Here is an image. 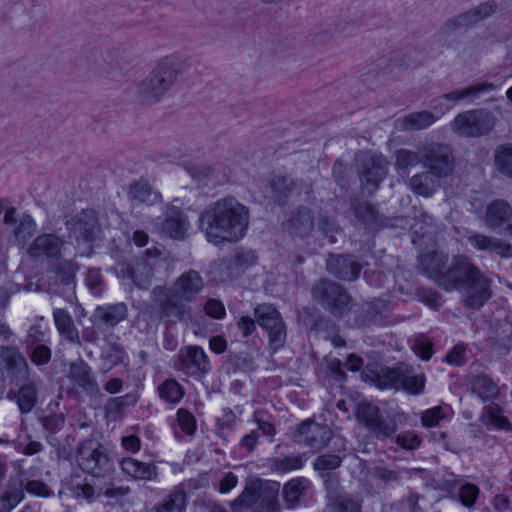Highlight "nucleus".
<instances>
[{
  "label": "nucleus",
  "instance_id": "nucleus-12",
  "mask_svg": "<svg viewBox=\"0 0 512 512\" xmlns=\"http://www.w3.org/2000/svg\"><path fill=\"white\" fill-rule=\"evenodd\" d=\"M0 364L6 371L10 384L19 385L29 380L31 369L19 348L15 346H0Z\"/></svg>",
  "mask_w": 512,
  "mask_h": 512
},
{
  "label": "nucleus",
  "instance_id": "nucleus-28",
  "mask_svg": "<svg viewBox=\"0 0 512 512\" xmlns=\"http://www.w3.org/2000/svg\"><path fill=\"white\" fill-rule=\"evenodd\" d=\"M95 321L108 326H116L127 317V306L124 303H116L108 306H98L93 314Z\"/></svg>",
  "mask_w": 512,
  "mask_h": 512
},
{
  "label": "nucleus",
  "instance_id": "nucleus-21",
  "mask_svg": "<svg viewBox=\"0 0 512 512\" xmlns=\"http://www.w3.org/2000/svg\"><path fill=\"white\" fill-rule=\"evenodd\" d=\"M64 243L65 241L55 234H42L32 242L28 248V254L33 258L41 256L54 258L60 255Z\"/></svg>",
  "mask_w": 512,
  "mask_h": 512
},
{
  "label": "nucleus",
  "instance_id": "nucleus-46",
  "mask_svg": "<svg viewBox=\"0 0 512 512\" xmlns=\"http://www.w3.org/2000/svg\"><path fill=\"white\" fill-rule=\"evenodd\" d=\"M396 166L399 169L406 170L414 167L418 163H423V155L421 152V146L417 148V151H411L408 149H399L396 151Z\"/></svg>",
  "mask_w": 512,
  "mask_h": 512
},
{
  "label": "nucleus",
  "instance_id": "nucleus-37",
  "mask_svg": "<svg viewBox=\"0 0 512 512\" xmlns=\"http://www.w3.org/2000/svg\"><path fill=\"white\" fill-rule=\"evenodd\" d=\"M128 197L136 203H147L153 205L161 200V195L151 189L144 181H138L130 185Z\"/></svg>",
  "mask_w": 512,
  "mask_h": 512
},
{
  "label": "nucleus",
  "instance_id": "nucleus-58",
  "mask_svg": "<svg viewBox=\"0 0 512 512\" xmlns=\"http://www.w3.org/2000/svg\"><path fill=\"white\" fill-rule=\"evenodd\" d=\"M412 348L416 355H418L424 361H427L432 357V343L424 335H419L415 338Z\"/></svg>",
  "mask_w": 512,
  "mask_h": 512
},
{
  "label": "nucleus",
  "instance_id": "nucleus-44",
  "mask_svg": "<svg viewBox=\"0 0 512 512\" xmlns=\"http://www.w3.org/2000/svg\"><path fill=\"white\" fill-rule=\"evenodd\" d=\"M495 89V86L492 83H477L471 86H468L464 89L453 91L444 95V98L448 100H461L467 97H475L481 93L486 91H492Z\"/></svg>",
  "mask_w": 512,
  "mask_h": 512
},
{
  "label": "nucleus",
  "instance_id": "nucleus-2",
  "mask_svg": "<svg viewBox=\"0 0 512 512\" xmlns=\"http://www.w3.org/2000/svg\"><path fill=\"white\" fill-rule=\"evenodd\" d=\"M438 286L446 291H459L463 303L479 309L491 298L490 281L468 258L458 256L439 278Z\"/></svg>",
  "mask_w": 512,
  "mask_h": 512
},
{
  "label": "nucleus",
  "instance_id": "nucleus-8",
  "mask_svg": "<svg viewBox=\"0 0 512 512\" xmlns=\"http://www.w3.org/2000/svg\"><path fill=\"white\" fill-rule=\"evenodd\" d=\"M356 417L366 429L378 440L391 438L397 431V423L392 418H385L380 409L370 403H360Z\"/></svg>",
  "mask_w": 512,
  "mask_h": 512
},
{
  "label": "nucleus",
  "instance_id": "nucleus-38",
  "mask_svg": "<svg viewBox=\"0 0 512 512\" xmlns=\"http://www.w3.org/2000/svg\"><path fill=\"white\" fill-rule=\"evenodd\" d=\"M403 376L400 377L399 388H402L409 394H420L425 385V377L423 374L416 375L407 365L402 364Z\"/></svg>",
  "mask_w": 512,
  "mask_h": 512
},
{
  "label": "nucleus",
  "instance_id": "nucleus-7",
  "mask_svg": "<svg viewBox=\"0 0 512 512\" xmlns=\"http://www.w3.org/2000/svg\"><path fill=\"white\" fill-rule=\"evenodd\" d=\"M70 238L77 242V249L80 256L91 255L93 248L91 242L95 240L100 228L93 211L83 210L75 218L68 222Z\"/></svg>",
  "mask_w": 512,
  "mask_h": 512
},
{
  "label": "nucleus",
  "instance_id": "nucleus-17",
  "mask_svg": "<svg viewBox=\"0 0 512 512\" xmlns=\"http://www.w3.org/2000/svg\"><path fill=\"white\" fill-rule=\"evenodd\" d=\"M326 268L330 274L344 281H354L361 271V264L351 255L330 254Z\"/></svg>",
  "mask_w": 512,
  "mask_h": 512
},
{
  "label": "nucleus",
  "instance_id": "nucleus-6",
  "mask_svg": "<svg viewBox=\"0 0 512 512\" xmlns=\"http://www.w3.org/2000/svg\"><path fill=\"white\" fill-rule=\"evenodd\" d=\"M79 467L94 477H104L113 470L106 448L94 439L80 443L76 452Z\"/></svg>",
  "mask_w": 512,
  "mask_h": 512
},
{
  "label": "nucleus",
  "instance_id": "nucleus-64",
  "mask_svg": "<svg viewBox=\"0 0 512 512\" xmlns=\"http://www.w3.org/2000/svg\"><path fill=\"white\" fill-rule=\"evenodd\" d=\"M466 349L462 345H456L445 356V361L454 366H462L466 362Z\"/></svg>",
  "mask_w": 512,
  "mask_h": 512
},
{
  "label": "nucleus",
  "instance_id": "nucleus-52",
  "mask_svg": "<svg viewBox=\"0 0 512 512\" xmlns=\"http://www.w3.org/2000/svg\"><path fill=\"white\" fill-rule=\"evenodd\" d=\"M303 466V459L300 455L285 456L271 460V467L279 472H288L300 469Z\"/></svg>",
  "mask_w": 512,
  "mask_h": 512
},
{
  "label": "nucleus",
  "instance_id": "nucleus-15",
  "mask_svg": "<svg viewBox=\"0 0 512 512\" xmlns=\"http://www.w3.org/2000/svg\"><path fill=\"white\" fill-rule=\"evenodd\" d=\"M154 267L147 259H136L134 264L120 263L117 274L122 279H131L140 289H148L154 276Z\"/></svg>",
  "mask_w": 512,
  "mask_h": 512
},
{
  "label": "nucleus",
  "instance_id": "nucleus-11",
  "mask_svg": "<svg viewBox=\"0 0 512 512\" xmlns=\"http://www.w3.org/2000/svg\"><path fill=\"white\" fill-rule=\"evenodd\" d=\"M424 166L438 177L449 176L454 169V156L450 146L431 142L421 145Z\"/></svg>",
  "mask_w": 512,
  "mask_h": 512
},
{
  "label": "nucleus",
  "instance_id": "nucleus-41",
  "mask_svg": "<svg viewBox=\"0 0 512 512\" xmlns=\"http://www.w3.org/2000/svg\"><path fill=\"white\" fill-rule=\"evenodd\" d=\"M403 376L402 364L395 368H381L375 374V383L381 389L395 388L399 389L400 377Z\"/></svg>",
  "mask_w": 512,
  "mask_h": 512
},
{
  "label": "nucleus",
  "instance_id": "nucleus-36",
  "mask_svg": "<svg viewBox=\"0 0 512 512\" xmlns=\"http://www.w3.org/2000/svg\"><path fill=\"white\" fill-rule=\"evenodd\" d=\"M123 72L124 68L114 52H108L95 70L98 78L109 80H115L122 76Z\"/></svg>",
  "mask_w": 512,
  "mask_h": 512
},
{
  "label": "nucleus",
  "instance_id": "nucleus-61",
  "mask_svg": "<svg viewBox=\"0 0 512 512\" xmlns=\"http://www.w3.org/2000/svg\"><path fill=\"white\" fill-rule=\"evenodd\" d=\"M177 420L180 428L188 435H192L196 430L195 417L185 409H179L177 412Z\"/></svg>",
  "mask_w": 512,
  "mask_h": 512
},
{
  "label": "nucleus",
  "instance_id": "nucleus-5",
  "mask_svg": "<svg viewBox=\"0 0 512 512\" xmlns=\"http://www.w3.org/2000/svg\"><path fill=\"white\" fill-rule=\"evenodd\" d=\"M312 298L335 317H342L353 306V298L341 284L328 279H320L311 287Z\"/></svg>",
  "mask_w": 512,
  "mask_h": 512
},
{
  "label": "nucleus",
  "instance_id": "nucleus-30",
  "mask_svg": "<svg viewBox=\"0 0 512 512\" xmlns=\"http://www.w3.org/2000/svg\"><path fill=\"white\" fill-rule=\"evenodd\" d=\"M440 178L427 169V171L414 175L410 179V187L416 194L430 197L439 187Z\"/></svg>",
  "mask_w": 512,
  "mask_h": 512
},
{
  "label": "nucleus",
  "instance_id": "nucleus-24",
  "mask_svg": "<svg viewBox=\"0 0 512 512\" xmlns=\"http://www.w3.org/2000/svg\"><path fill=\"white\" fill-rule=\"evenodd\" d=\"M512 216L511 206L504 200H494L486 207L485 223L493 230H503L505 232L507 223Z\"/></svg>",
  "mask_w": 512,
  "mask_h": 512
},
{
  "label": "nucleus",
  "instance_id": "nucleus-50",
  "mask_svg": "<svg viewBox=\"0 0 512 512\" xmlns=\"http://www.w3.org/2000/svg\"><path fill=\"white\" fill-rule=\"evenodd\" d=\"M35 230L36 224L33 218L29 215H24L15 228V237L20 244L24 245L35 233Z\"/></svg>",
  "mask_w": 512,
  "mask_h": 512
},
{
  "label": "nucleus",
  "instance_id": "nucleus-3",
  "mask_svg": "<svg viewBox=\"0 0 512 512\" xmlns=\"http://www.w3.org/2000/svg\"><path fill=\"white\" fill-rule=\"evenodd\" d=\"M205 282L200 273L194 269L183 272L176 278L170 294L159 300V308L165 317L173 321L191 319V303L204 289Z\"/></svg>",
  "mask_w": 512,
  "mask_h": 512
},
{
  "label": "nucleus",
  "instance_id": "nucleus-57",
  "mask_svg": "<svg viewBox=\"0 0 512 512\" xmlns=\"http://www.w3.org/2000/svg\"><path fill=\"white\" fill-rule=\"evenodd\" d=\"M86 285L92 294L99 296L104 289V280L99 269H89L86 276Z\"/></svg>",
  "mask_w": 512,
  "mask_h": 512
},
{
  "label": "nucleus",
  "instance_id": "nucleus-35",
  "mask_svg": "<svg viewBox=\"0 0 512 512\" xmlns=\"http://www.w3.org/2000/svg\"><path fill=\"white\" fill-rule=\"evenodd\" d=\"M121 468L127 475L135 479L150 480L156 476V467L154 465L143 463L133 458L123 459Z\"/></svg>",
  "mask_w": 512,
  "mask_h": 512
},
{
  "label": "nucleus",
  "instance_id": "nucleus-22",
  "mask_svg": "<svg viewBox=\"0 0 512 512\" xmlns=\"http://www.w3.org/2000/svg\"><path fill=\"white\" fill-rule=\"evenodd\" d=\"M283 227L292 235L307 237L314 228L313 215L309 209L299 208L291 213L289 219L283 223Z\"/></svg>",
  "mask_w": 512,
  "mask_h": 512
},
{
  "label": "nucleus",
  "instance_id": "nucleus-39",
  "mask_svg": "<svg viewBox=\"0 0 512 512\" xmlns=\"http://www.w3.org/2000/svg\"><path fill=\"white\" fill-rule=\"evenodd\" d=\"M186 506V493L183 489H176L161 503L155 506V512H183Z\"/></svg>",
  "mask_w": 512,
  "mask_h": 512
},
{
  "label": "nucleus",
  "instance_id": "nucleus-16",
  "mask_svg": "<svg viewBox=\"0 0 512 512\" xmlns=\"http://www.w3.org/2000/svg\"><path fill=\"white\" fill-rule=\"evenodd\" d=\"M322 476L325 477L324 474ZM326 476L328 477L325 479L327 498L334 512H361L360 501L347 494L330 474Z\"/></svg>",
  "mask_w": 512,
  "mask_h": 512
},
{
  "label": "nucleus",
  "instance_id": "nucleus-9",
  "mask_svg": "<svg viewBox=\"0 0 512 512\" xmlns=\"http://www.w3.org/2000/svg\"><path fill=\"white\" fill-rule=\"evenodd\" d=\"M495 125L494 115L485 109H475L458 114L453 129L460 135L477 137L488 134Z\"/></svg>",
  "mask_w": 512,
  "mask_h": 512
},
{
  "label": "nucleus",
  "instance_id": "nucleus-56",
  "mask_svg": "<svg viewBox=\"0 0 512 512\" xmlns=\"http://www.w3.org/2000/svg\"><path fill=\"white\" fill-rule=\"evenodd\" d=\"M434 228L433 218L427 213H421L420 217L412 225L413 232L420 238H424L432 233Z\"/></svg>",
  "mask_w": 512,
  "mask_h": 512
},
{
  "label": "nucleus",
  "instance_id": "nucleus-13",
  "mask_svg": "<svg viewBox=\"0 0 512 512\" xmlns=\"http://www.w3.org/2000/svg\"><path fill=\"white\" fill-rule=\"evenodd\" d=\"M358 168L362 189L373 194L387 175V160L381 155H363Z\"/></svg>",
  "mask_w": 512,
  "mask_h": 512
},
{
  "label": "nucleus",
  "instance_id": "nucleus-18",
  "mask_svg": "<svg viewBox=\"0 0 512 512\" xmlns=\"http://www.w3.org/2000/svg\"><path fill=\"white\" fill-rule=\"evenodd\" d=\"M40 379L33 378L20 383L17 390H9L7 398L15 400L19 411L22 414H27L33 410L38 402V390L40 386Z\"/></svg>",
  "mask_w": 512,
  "mask_h": 512
},
{
  "label": "nucleus",
  "instance_id": "nucleus-59",
  "mask_svg": "<svg viewBox=\"0 0 512 512\" xmlns=\"http://www.w3.org/2000/svg\"><path fill=\"white\" fill-rule=\"evenodd\" d=\"M102 359L110 365H117L124 360L125 352L121 345L117 343L109 344V347L102 352Z\"/></svg>",
  "mask_w": 512,
  "mask_h": 512
},
{
  "label": "nucleus",
  "instance_id": "nucleus-48",
  "mask_svg": "<svg viewBox=\"0 0 512 512\" xmlns=\"http://www.w3.org/2000/svg\"><path fill=\"white\" fill-rule=\"evenodd\" d=\"M355 217L365 223H375L378 219V212L374 206L368 202L353 200L351 203Z\"/></svg>",
  "mask_w": 512,
  "mask_h": 512
},
{
  "label": "nucleus",
  "instance_id": "nucleus-32",
  "mask_svg": "<svg viewBox=\"0 0 512 512\" xmlns=\"http://www.w3.org/2000/svg\"><path fill=\"white\" fill-rule=\"evenodd\" d=\"M470 389L483 401H492L499 394L498 385L487 375H476L471 377Z\"/></svg>",
  "mask_w": 512,
  "mask_h": 512
},
{
  "label": "nucleus",
  "instance_id": "nucleus-63",
  "mask_svg": "<svg viewBox=\"0 0 512 512\" xmlns=\"http://www.w3.org/2000/svg\"><path fill=\"white\" fill-rule=\"evenodd\" d=\"M30 359L38 366L45 365L51 359V350L45 345H38L32 350Z\"/></svg>",
  "mask_w": 512,
  "mask_h": 512
},
{
  "label": "nucleus",
  "instance_id": "nucleus-62",
  "mask_svg": "<svg viewBox=\"0 0 512 512\" xmlns=\"http://www.w3.org/2000/svg\"><path fill=\"white\" fill-rule=\"evenodd\" d=\"M396 443L404 449L412 450L418 447L421 440L414 432H403L396 436Z\"/></svg>",
  "mask_w": 512,
  "mask_h": 512
},
{
  "label": "nucleus",
  "instance_id": "nucleus-60",
  "mask_svg": "<svg viewBox=\"0 0 512 512\" xmlns=\"http://www.w3.org/2000/svg\"><path fill=\"white\" fill-rule=\"evenodd\" d=\"M479 495V488L470 483L461 486L459 490V497L462 504L466 507H472Z\"/></svg>",
  "mask_w": 512,
  "mask_h": 512
},
{
  "label": "nucleus",
  "instance_id": "nucleus-27",
  "mask_svg": "<svg viewBox=\"0 0 512 512\" xmlns=\"http://www.w3.org/2000/svg\"><path fill=\"white\" fill-rule=\"evenodd\" d=\"M258 484H260V488L257 487L259 506L268 512H278L280 509L278 500L280 484L261 479H258Z\"/></svg>",
  "mask_w": 512,
  "mask_h": 512
},
{
  "label": "nucleus",
  "instance_id": "nucleus-25",
  "mask_svg": "<svg viewBox=\"0 0 512 512\" xmlns=\"http://www.w3.org/2000/svg\"><path fill=\"white\" fill-rule=\"evenodd\" d=\"M188 220L184 213L177 207H169L162 223V231L173 239L182 240L185 237Z\"/></svg>",
  "mask_w": 512,
  "mask_h": 512
},
{
  "label": "nucleus",
  "instance_id": "nucleus-42",
  "mask_svg": "<svg viewBox=\"0 0 512 512\" xmlns=\"http://www.w3.org/2000/svg\"><path fill=\"white\" fill-rule=\"evenodd\" d=\"M498 9L495 1H486L464 12L470 27L492 16Z\"/></svg>",
  "mask_w": 512,
  "mask_h": 512
},
{
  "label": "nucleus",
  "instance_id": "nucleus-10",
  "mask_svg": "<svg viewBox=\"0 0 512 512\" xmlns=\"http://www.w3.org/2000/svg\"><path fill=\"white\" fill-rule=\"evenodd\" d=\"M254 316L259 326L268 332L273 350L282 348L286 341V326L279 311L272 304L264 303L254 308Z\"/></svg>",
  "mask_w": 512,
  "mask_h": 512
},
{
  "label": "nucleus",
  "instance_id": "nucleus-4",
  "mask_svg": "<svg viewBox=\"0 0 512 512\" xmlns=\"http://www.w3.org/2000/svg\"><path fill=\"white\" fill-rule=\"evenodd\" d=\"M183 61L175 56L163 58L153 70L136 85V96L143 104L159 102L183 72Z\"/></svg>",
  "mask_w": 512,
  "mask_h": 512
},
{
  "label": "nucleus",
  "instance_id": "nucleus-23",
  "mask_svg": "<svg viewBox=\"0 0 512 512\" xmlns=\"http://www.w3.org/2000/svg\"><path fill=\"white\" fill-rule=\"evenodd\" d=\"M447 262L448 255L442 252L429 251L420 256L419 267L425 275L433 279L438 285L439 278L445 275V271L448 269Z\"/></svg>",
  "mask_w": 512,
  "mask_h": 512
},
{
  "label": "nucleus",
  "instance_id": "nucleus-19",
  "mask_svg": "<svg viewBox=\"0 0 512 512\" xmlns=\"http://www.w3.org/2000/svg\"><path fill=\"white\" fill-rule=\"evenodd\" d=\"M467 241L472 248L478 251L495 253L502 258H512V245L502 239L473 233L468 236Z\"/></svg>",
  "mask_w": 512,
  "mask_h": 512
},
{
  "label": "nucleus",
  "instance_id": "nucleus-34",
  "mask_svg": "<svg viewBox=\"0 0 512 512\" xmlns=\"http://www.w3.org/2000/svg\"><path fill=\"white\" fill-rule=\"evenodd\" d=\"M310 482L306 478H295L283 487V498L289 508L296 507L305 495Z\"/></svg>",
  "mask_w": 512,
  "mask_h": 512
},
{
  "label": "nucleus",
  "instance_id": "nucleus-20",
  "mask_svg": "<svg viewBox=\"0 0 512 512\" xmlns=\"http://www.w3.org/2000/svg\"><path fill=\"white\" fill-rule=\"evenodd\" d=\"M68 377L75 385L83 389L89 395L99 394L100 389L92 375V370L82 359L70 363Z\"/></svg>",
  "mask_w": 512,
  "mask_h": 512
},
{
  "label": "nucleus",
  "instance_id": "nucleus-49",
  "mask_svg": "<svg viewBox=\"0 0 512 512\" xmlns=\"http://www.w3.org/2000/svg\"><path fill=\"white\" fill-rule=\"evenodd\" d=\"M258 479L251 480L245 487L240 496L234 500L233 506L239 508H249L258 503L257 487L260 488Z\"/></svg>",
  "mask_w": 512,
  "mask_h": 512
},
{
  "label": "nucleus",
  "instance_id": "nucleus-54",
  "mask_svg": "<svg viewBox=\"0 0 512 512\" xmlns=\"http://www.w3.org/2000/svg\"><path fill=\"white\" fill-rule=\"evenodd\" d=\"M342 463L340 456L336 454H323L318 456L314 461V469L320 473L334 470L338 468Z\"/></svg>",
  "mask_w": 512,
  "mask_h": 512
},
{
  "label": "nucleus",
  "instance_id": "nucleus-1",
  "mask_svg": "<svg viewBox=\"0 0 512 512\" xmlns=\"http://www.w3.org/2000/svg\"><path fill=\"white\" fill-rule=\"evenodd\" d=\"M199 229L208 242H237L249 224V209L229 196L211 203L199 216Z\"/></svg>",
  "mask_w": 512,
  "mask_h": 512
},
{
  "label": "nucleus",
  "instance_id": "nucleus-31",
  "mask_svg": "<svg viewBox=\"0 0 512 512\" xmlns=\"http://www.w3.org/2000/svg\"><path fill=\"white\" fill-rule=\"evenodd\" d=\"M55 325L60 335L71 343L81 345L79 332L74 325L71 315L63 309H55L53 312Z\"/></svg>",
  "mask_w": 512,
  "mask_h": 512
},
{
  "label": "nucleus",
  "instance_id": "nucleus-55",
  "mask_svg": "<svg viewBox=\"0 0 512 512\" xmlns=\"http://www.w3.org/2000/svg\"><path fill=\"white\" fill-rule=\"evenodd\" d=\"M76 271L77 265L75 263L64 261L58 267L57 278L62 284L74 287Z\"/></svg>",
  "mask_w": 512,
  "mask_h": 512
},
{
  "label": "nucleus",
  "instance_id": "nucleus-45",
  "mask_svg": "<svg viewBox=\"0 0 512 512\" xmlns=\"http://www.w3.org/2000/svg\"><path fill=\"white\" fill-rule=\"evenodd\" d=\"M483 419L487 422L493 424L495 427L503 430H511L512 425L509 420L502 415V408L496 404L491 403L485 407V413L483 414Z\"/></svg>",
  "mask_w": 512,
  "mask_h": 512
},
{
  "label": "nucleus",
  "instance_id": "nucleus-53",
  "mask_svg": "<svg viewBox=\"0 0 512 512\" xmlns=\"http://www.w3.org/2000/svg\"><path fill=\"white\" fill-rule=\"evenodd\" d=\"M161 398L168 402H177L183 396L181 386L175 380H167L159 387Z\"/></svg>",
  "mask_w": 512,
  "mask_h": 512
},
{
  "label": "nucleus",
  "instance_id": "nucleus-33",
  "mask_svg": "<svg viewBox=\"0 0 512 512\" xmlns=\"http://www.w3.org/2000/svg\"><path fill=\"white\" fill-rule=\"evenodd\" d=\"M297 186L298 183L288 176H273L268 184L271 193L270 197L275 202L282 204Z\"/></svg>",
  "mask_w": 512,
  "mask_h": 512
},
{
  "label": "nucleus",
  "instance_id": "nucleus-43",
  "mask_svg": "<svg viewBox=\"0 0 512 512\" xmlns=\"http://www.w3.org/2000/svg\"><path fill=\"white\" fill-rule=\"evenodd\" d=\"M494 161L502 174L512 178V144L498 146L494 153Z\"/></svg>",
  "mask_w": 512,
  "mask_h": 512
},
{
  "label": "nucleus",
  "instance_id": "nucleus-51",
  "mask_svg": "<svg viewBox=\"0 0 512 512\" xmlns=\"http://www.w3.org/2000/svg\"><path fill=\"white\" fill-rule=\"evenodd\" d=\"M468 28H470V26L465 17V14L461 13L446 20L439 28L438 33L443 37H447L458 30Z\"/></svg>",
  "mask_w": 512,
  "mask_h": 512
},
{
  "label": "nucleus",
  "instance_id": "nucleus-26",
  "mask_svg": "<svg viewBox=\"0 0 512 512\" xmlns=\"http://www.w3.org/2000/svg\"><path fill=\"white\" fill-rule=\"evenodd\" d=\"M181 369L186 374L209 371V362L202 348L198 346L188 347L185 354H181Z\"/></svg>",
  "mask_w": 512,
  "mask_h": 512
},
{
  "label": "nucleus",
  "instance_id": "nucleus-29",
  "mask_svg": "<svg viewBox=\"0 0 512 512\" xmlns=\"http://www.w3.org/2000/svg\"><path fill=\"white\" fill-rule=\"evenodd\" d=\"M436 121V116L427 110L412 112L399 120L402 131L411 132L428 128Z\"/></svg>",
  "mask_w": 512,
  "mask_h": 512
},
{
  "label": "nucleus",
  "instance_id": "nucleus-40",
  "mask_svg": "<svg viewBox=\"0 0 512 512\" xmlns=\"http://www.w3.org/2000/svg\"><path fill=\"white\" fill-rule=\"evenodd\" d=\"M24 498L21 483L10 484L8 489L0 495V512H11Z\"/></svg>",
  "mask_w": 512,
  "mask_h": 512
},
{
  "label": "nucleus",
  "instance_id": "nucleus-47",
  "mask_svg": "<svg viewBox=\"0 0 512 512\" xmlns=\"http://www.w3.org/2000/svg\"><path fill=\"white\" fill-rule=\"evenodd\" d=\"M318 231L326 237L329 243H337L343 237V233L339 225L333 218L328 216H321L318 221Z\"/></svg>",
  "mask_w": 512,
  "mask_h": 512
},
{
  "label": "nucleus",
  "instance_id": "nucleus-14",
  "mask_svg": "<svg viewBox=\"0 0 512 512\" xmlns=\"http://www.w3.org/2000/svg\"><path fill=\"white\" fill-rule=\"evenodd\" d=\"M332 436L333 433L327 425L308 419L299 425L295 439L296 442L319 451L326 447Z\"/></svg>",
  "mask_w": 512,
  "mask_h": 512
}]
</instances>
